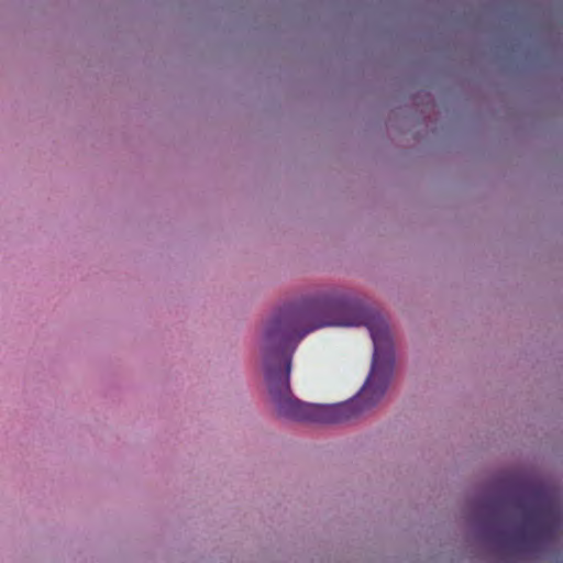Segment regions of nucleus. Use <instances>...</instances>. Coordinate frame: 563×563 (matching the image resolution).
<instances>
[{"instance_id": "nucleus-1", "label": "nucleus", "mask_w": 563, "mask_h": 563, "mask_svg": "<svg viewBox=\"0 0 563 563\" xmlns=\"http://www.w3.org/2000/svg\"><path fill=\"white\" fill-rule=\"evenodd\" d=\"M262 349L277 415L299 422L356 419L383 398L395 363L386 320L338 290L282 307Z\"/></svg>"}, {"instance_id": "nucleus-2", "label": "nucleus", "mask_w": 563, "mask_h": 563, "mask_svg": "<svg viewBox=\"0 0 563 563\" xmlns=\"http://www.w3.org/2000/svg\"><path fill=\"white\" fill-rule=\"evenodd\" d=\"M542 518L536 522V527L532 532L521 537L522 540L528 539L533 534L537 538H550L552 537L554 529L560 523V514L552 500L545 498L542 507Z\"/></svg>"}]
</instances>
